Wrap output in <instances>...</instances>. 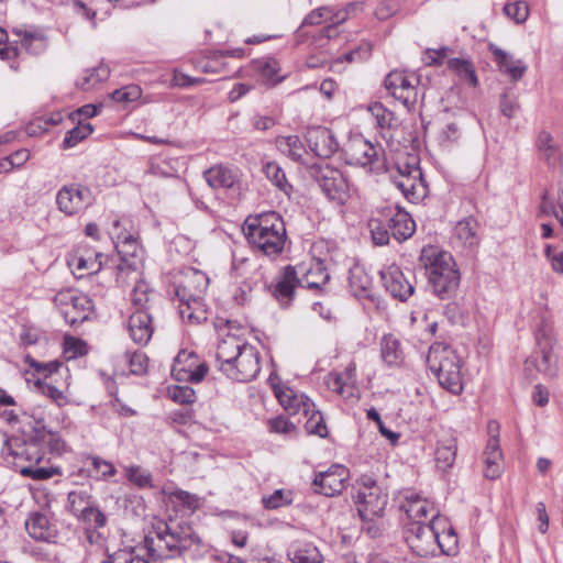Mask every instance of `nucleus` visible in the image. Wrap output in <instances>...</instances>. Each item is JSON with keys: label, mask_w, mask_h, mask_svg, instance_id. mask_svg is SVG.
<instances>
[{"label": "nucleus", "mask_w": 563, "mask_h": 563, "mask_svg": "<svg viewBox=\"0 0 563 563\" xmlns=\"http://www.w3.org/2000/svg\"><path fill=\"white\" fill-rule=\"evenodd\" d=\"M31 419L27 424L31 432L23 440L14 439L10 442L12 455L30 465L21 466L20 473L23 476L36 481L47 479L58 473L55 467L38 466L44 460L46 452L60 454L65 449V442L57 432L47 430L43 418L27 417Z\"/></svg>", "instance_id": "nucleus-1"}, {"label": "nucleus", "mask_w": 563, "mask_h": 563, "mask_svg": "<svg viewBox=\"0 0 563 563\" xmlns=\"http://www.w3.org/2000/svg\"><path fill=\"white\" fill-rule=\"evenodd\" d=\"M216 361L219 371L236 382H250L261 371L260 353L256 347L245 339L231 333L219 341Z\"/></svg>", "instance_id": "nucleus-2"}, {"label": "nucleus", "mask_w": 563, "mask_h": 563, "mask_svg": "<svg viewBox=\"0 0 563 563\" xmlns=\"http://www.w3.org/2000/svg\"><path fill=\"white\" fill-rule=\"evenodd\" d=\"M154 530L155 538H145L148 554L153 560L185 555L200 543V538L188 522L159 521Z\"/></svg>", "instance_id": "nucleus-3"}, {"label": "nucleus", "mask_w": 563, "mask_h": 563, "mask_svg": "<svg viewBox=\"0 0 563 563\" xmlns=\"http://www.w3.org/2000/svg\"><path fill=\"white\" fill-rule=\"evenodd\" d=\"M243 232L252 247L268 257L279 256L285 249L287 241L285 223L275 211L249 216L244 222Z\"/></svg>", "instance_id": "nucleus-4"}, {"label": "nucleus", "mask_w": 563, "mask_h": 563, "mask_svg": "<svg viewBox=\"0 0 563 563\" xmlns=\"http://www.w3.org/2000/svg\"><path fill=\"white\" fill-rule=\"evenodd\" d=\"M420 261L427 269L433 294L440 299L455 297L461 283V274L453 256L434 247H423Z\"/></svg>", "instance_id": "nucleus-5"}, {"label": "nucleus", "mask_w": 563, "mask_h": 563, "mask_svg": "<svg viewBox=\"0 0 563 563\" xmlns=\"http://www.w3.org/2000/svg\"><path fill=\"white\" fill-rule=\"evenodd\" d=\"M209 285L208 276L199 269L188 268L184 272L176 287L179 314L183 320L190 323H200L207 320L203 297Z\"/></svg>", "instance_id": "nucleus-6"}, {"label": "nucleus", "mask_w": 563, "mask_h": 563, "mask_svg": "<svg viewBox=\"0 0 563 563\" xmlns=\"http://www.w3.org/2000/svg\"><path fill=\"white\" fill-rule=\"evenodd\" d=\"M427 364L444 389L454 395L462 393L460 358L450 346L443 343L432 344L427 355Z\"/></svg>", "instance_id": "nucleus-7"}, {"label": "nucleus", "mask_w": 563, "mask_h": 563, "mask_svg": "<svg viewBox=\"0 0 563 563\" xmlns=\"http://www.w3.org/2000/svg\"><path fill=\"white\" fill-rule=\"evenodd\" d=\"M357 511L363 521H374L384 515L388 496L371 477H362L354 496Z\"/></svg>", "instance_id": "nucleus-8"}, {"label": "nucleus", "mask_w": 563, "mask_h": 563, "mask_svg": "<svg viewBox=\"0 0 563 563\" xmlns=\"http://www.w3.org/2000/svg\"><path fill=\"white\" fill-rule=\"evenodd\" d=\"M54 303L71 327H77L88 320L93 311L92 300L86 294L73 290L57 292Z\"/></svg>", "instance_id": "nucleus-9"}, {"label": "nucleus", "mask_w": 563, "mask_h": 563, "mask_svg": "<svg viewBox=\"0 0 563 563\" xmlns=\"http://www.w3.org/2000/svg\"><path fill=\"white\" fill-rule=\"evenodd\" d=\"M113 241L121 257V263L117 266V282L123 284L125 283V276L130 275L139 277L142 266V250L137 240L131 233L124 232L118 233Z\"/></svg>", "instance_id": "nucleus-10"}, {"label": "nucleus", "mask_w": 563, "mask_h": 563, "mask_svg": "<svg viewBox=\"0 0 563 563\" xmlns=\"http://www.w3.org/2000/svg\"><path fill=\"white\" fill-rule=\"evenodd\" d=\"M440 526H445V519L434 520L433 523L410 522L405 529L404 538L417 555H433L437 551V529Z\"/></svg>", "instance_id": "nucleus-11"}, {"label": "nucleus", "mask_w": 563, "mask_h": 563, "mask_svg": "<svg viewBox=\"0 0 563 563\" xmlns=\"http://www.w3.org/2000/svg\"><path fill=\"white\" fill-rule=\"evenodd\" d=\"M310 175L329 199L340 203L345 201L349 183L341 170L328 164H320L311 167Z\"/></svg>", "instance_id": "nucleus-12"}, {"label": "nucleus", "mask_w": 563, "mask_h": 563, "mask_svg": "<svg viewBox=\"0 0 563 563\" xmlns=\"http://www.w3.org/2000/svg\"><path fill=\"white\" fill-rule=\"evenodd\" d=\"M345 162L349 165L368 167L371 172L378 168L379 148L362 135H353L343 146Z\"/></svg>", "instance_id": "nucleus-13"}, {"label": "nucleus", "mask_w": 563, "mask_h": 563, "mask_svg": "<svg viewBox=\"0 0 563 563\" xmlns=\"http://www.w3.org/2000/svg\"><path fill=\"white\" fill-rule=\"evenodd\" d=\"M91 202L90 189L78 184L63 186L56 195L57 208L66 216L77 214L90 206Z\"/></svg>", "instance_id": "nucleus-14"}, {"label": "nucleus", "mask_w": 563, "mask_h": 563, "mask_svg": "<svg viewBox=\"0 0 563 563\" xmlns=\"http://www.w3.org/2000/svg\"><path fill=\"white\" fill-rule=\"evenodd\" d=\"M350 477L349 470L340 464L332 465L325 472H320L313 479L314 492L328 497L341 494Z\"/></svg>", "instance_id": "nucleus-15"}, {"label": "nucleus", "mask_w": 563, "mask_h": 563, "mask_svg": "<svg viewBox=\"0 0 563 563\" xmlns=\"http://www.w3.org/2000/svg\"><path fill=\"white\" fill-rule=\"evenodd\" d=\"M536 340L540 353V357L534 362L537 369L549 376L555 375L556 357L552 351L551 327L542 324L536 332Z\"/></svg>", "instance_id": "nucleus-16"}, {"label": "nucleus", "mask_w": 563, "mask_h": 563, "mask_svg": "<svg viewBox=\"0 0 563 563\" xmlns=\"http://www.w3.org/2000/svg\"><path fill=\"white\" fill-rule=\"evenodd\" d=\"M393 185L401 191L409 201L419 199V189L423 188L421 183V170L417 166L405 165L399 167L397 174L390 176Z\"/></svg>", "instance_id": "nucleus-17"}, {"label": "nucleus", "mask_w": 563, "mask_h": 563, "mask_svg": "<svg viewBox=\"0 0 563 563\" xmlns=\"http://www.w3.org/2000/svg\"><path fill=\"white\" fill-rule=\"evenodd\" d=\"M379 275L385 289L394 298L406 301L412 296L415 288L398 266L390 265L382 269Z\"/></svg>", "instance_id": "nucleus-18"}, {"label": "nucleus", "mask_w": 563, "mask_h": 563, "mask_svg": "<svg viewBox=\"0 0 563 563\" xmlns=\"http://www.w3.org/2000/svg\"><path fill=\"white\" fill-rule=\"evenodd\" d=\"M306 140L310 150L319 157L329 158L339 148V143L332 131L324 126L309 128Z\"/></svg>", "instance_id": "nucleus-19"}, {"label": "nucleus", "mask_w": 563, "mask_h": 563, "mask_svg": "<svg viewBox=\"0 0 563 563\" xmlns=\"http://www.w3.org/2000/svg\"><path fill=\"white\" fill-rule=\"evenodd\" d=\"M324 383L327 387L344 399H358V390L355 386V366L349 365L344 373H329Z\"/></svg>", "instance_id": "nucleus-20"}, {"label": "nucleus", "mask_w": 563, "mask_h": 563, "mask_svg": "<svg viewBox=\"0 0 563 563\" xmlns=\"http://www.w3.org/2000/svg\"><path fill=\"white\" fill-rule=\"evenodd\" d=\"M300 284L296 268L291 265L284 267L272 285V292L282 306H288L292 300L296 287Z\"/></svg>", "instance_id": "nucleus-21"}, {"label": "nucleus", "mask_w": 563, "mask_h": 563, "mask_svg": "<svg viewBox=\"0 0 563 563\" xmlns=\"http://www.w3.org/2000/svg\"><path fill=\"white\" fill-rule=\"evenodd\" d=\"M404 509L411 522L433 523L434 520L445 519L439 515V510L431 501L420 496L407 498Z\"/></svg>", "instance_id": "nucleus-22"}, {"label": "nucleus", "mask_w": 563, "mask_h": 563, "mask_svg": "<svg viewBox=\"0 0 563 563\" xmlns=\"http://www.w3.org/2000/svg\"><path fill=\"white\" fill-rule=\"evenodd\" d=\"M130 338L140 345H145L152 338V314L145 310H134L128 320Z\"/></svg>", "instance_id": "nucleus-23"}, {"label": "nucleus", "mask_w": 563, "mask_h": 563, "mask_svg": "<svg viewBox=\"0 0 563 563\" xmlns=\"http://www.w3.org/2000/svg\"><path fill=\"white\" fill-rule=\"evenodd\" d=\"M386 221L388 222L391 236L398 242L409 239L416 229L415 221L410 214L398 207H396L395 212L390 208L387 210Z\"/></svg>", "instance_id": "nucleus-24"}, {"label": "nucleus", "mask_w": 563, "mask_h": 563, "mask_svg": "<svg viewBox=\"0 0 563 563\" xmlns=\"http://www.w3.org/2000/svg\"><path fill=\"white\" fill-rule=\"evenodd\" d=\"M536 145L542 159L550 167L563 168V148L553 141L550 133L545 131L540 132Z\"/></svg>", "instance_id": "nucleus-25"}, {"label": "nucleus", "mask_w": 563, "mask_h": 563, "mask_svg": "<svg viewBox=\"0 0 563 563\" xmlns=\"http://www.w3.org/2000/svg\"><path fill=\"white\" fill-rule=\"evenodd\" d=\"M203 177L213 189H230L238 181V174L231 167L218 164L205 170Z\"/></svg>", "instance_id": "nucleus-26"}, {"label": "nucleus", "mask_w": 563, "mask_h": 563, "mask_svg": "<svg viewBox=\"0 0 563 563\" xmlns=\"http://www.w3.org/2000/svg\"><path fill=\"white\" fill-rule=\"evenodd\" d=\"M485 470L484 476L488 479H496L503 472V452L498 438L488 439L484 451Z\"/></svg>", "instance_id": "nucleus-27"}, {"label": "nucleus", "mask_w": 563, "mask_h": 563, "mask_svg": "<svg viewBox=\"0 0 563 563\" xmlns=\"http://www.w3.org/2000/svg\"><path fill=\"white\" fill-rule=\"evenodd\" d=\"M489 49L494 55V60L499 70L508 74L512 80H519L525 75L527 66L522 60L516 59L511 54L495 45H490Z\"/></svg>", "instance_id": "nucleus-28"}, {"label": "nucleus", "mask_w": 563, "mask_h": 563, "mask_svg": "<svg viewBox=\"0 0 563 563\" xmlns=\"http://www.w3.org/2000/svg\"><path fill=\"white\" fill-rule=\"evenodd\" d=\"M276 397L285 410L292 415L302 411L305 416H308L314 408V404L308 397L299 396L290 388L276 391Z\"/></svg>", "instance_id": "nucleus-29"}, {"label": "nucleus", "mask_w": 563, "mask_h": 563, "mask_svg": "<svg viewBox=\"0 0 563 563\" xmlns=\"http://www.w3.org/2000/svg\"><path fill=\"white\" fill-rule=\"evenodd\" d=\"M133 282L134 286L131 292V302L135 310L150 311L152 297L154 296L153 289L150 288L148 284L139 277L133 275L125 276V283Z\"/></svg>", "instance_id": "nucleus-30"}, {"label": "nucleus", "mask_w": 563, "mask_h": 563, "mask_svg": "<svg viewBox=\"0 0 563 563\" xmlns=\"http://www.w3.org/2000/svg\"><path fill=\"white\" fill-rule=\"evenodd\" d=\"M349 284L352 294L358 298H371L373 290V278L363 266L354 265L350 269Z\"/></svg>", "instance_id": "nucleus-31"}, {"label": "nucleus", "mask_w": 563, "mask_h": 563, "mask_svg": "<svg viewBox=\"0 0 563 563\" xmlns=\"http://www.w3.org/2000/svg\"><path fill=\"white\" fill-rule=\"evenodd\" d=\"M13 33L21 37V46L30 54L40 55L47 47V37L38 30L14 29Z\"/></svg>", "instance_id": "nucleus-32"}, {"label": "nucleus", "mask_w": 563, "mask_h": 563, "mask_svg": "<svg viewBox=\"0 0 563 563\" xmlns=\"http://www.w3.org/2000/svg\"><path fill=\"white\" fill-rule=\"evenodd\" d=\"M25 529L31 538L37 541H51L54 538L48 518L40 512L33 514L25 522Z\"/></svg>", "instance_id": "nucleus-33"}, {"label": "nucleus", "mask_w": 563, "mask_h": 563, "mask_svg": "<svg viewBox=\"0 0 563 563\" xmlns=\"http://www.w3.org/2000/svg\"><path fill=\"white\" fill-rule=\"evenodd\" d=\"M380 355L388 366H399L404 358V351L400 341L393 334L384 335L380 341Z\"/></svg>", "instance_id": "nucleus-34"}, {"label": "nucleus", "mask_w": 563, "mask_h": 563, "mask_svg": "<svg viewBox=\"0 0 563 563\" xmlns=\"http://www.w3.org/2000/svg\"><path fill=\"white\" fill-rule=\"evenodd\" d=\"M456 450V440L453 437L439 440L435 449L437 467L442 471L452 467L455 462Z\"/></svg>", "instance_id": "nucleus-35"}, {"label": "nucleus", "mask_w": 563, "mask_h": 563, "mask_svg": "<svg viewBox=\"0 0 563 563\" xmlns=\"http://www.w3.org/2000/svg\"><path fill=\"white\" fill-rule=\"evenodd\" d=\"M478 231V222L473 217H467L461 221H459L454 228L455 238L464 245V246H475L479 242V236L477 234Z\"/></svg>", "instance_id": "nucleus-36"}, {"label": "nucleus", "mask_w": 563, "mask_h": 563, "mask_svg": "<svg viewBox=\"0 0 563 563\" xmlns=\"http://www.w3.org/2000/svg\"><path fill=\"white\" fill-rule=\"evenodd\" d=\"M437 550L440 549L446 555L457 552L459 539L446 518L445 526H440V529H437Z\"/></svg>", "instance_id": "nucleus-37"}, {"label": "nucleus", "mask_w": 563, "mask_h": 563, "mask_svg": "<svg viewBox=\"0 0 563 563\" xmlns=\"http://www.w3.org/2000/svg\"><path fill=\"white\" fill-rule=\"evenodd\" d=\"M101 257L102 254H96L95 258L74 256L68 261V265L71 267L73 273L77 278H82L86 275L95 274L101 269L102 263L99 261Z\"/></svg>", "instance_id": "nucleus-38"}, {"label": "nucleus", "mask_w": 563, "mask_h": 563, "mask_svg": "<svg viewBox=\"0 0 563 563\" xmlns=\"http://www.w3.org/2000/svg\"><path fill=\"white\" fill-rule=\"evenodd\" d=\"M110 76V69L106 65L87 69L84 75L77 80L76 85L81 90L88 91L93 89L98 84L107 80Z\"/></svg>", "instance_id": "nucleus-39"}, {"label": "nucleus", "mask_w": 563, "mask_h": 563, "mask_svg": "<svg viewBox=\"0 0 563 563\" xmlns=\"http://www.w3.org/2000/svg\"><path fill=\"white\" fill-rule=\"evenodd\" d=\"M85 466L90 477L96 479H104L115 474V467L109 461L99 456H88L85 461Z\"/></svg>", "instance_id": "nucleus-40"}, {"label": "nucleus", "mask_w": 563, "mask_h": 563, "mask_svg": "<svg viewBox=\"0 0 563 563\" xmlns=\"http://www.w3.org/2000/svg\"><path fill=\"white\" fill-rule=\"evenodd\" d=\"M292 563H322L323 556L316 545L305 543L288 553Z\"/></svg>", "instance_id": "nucleus-41"}, {"label": "nucleus", "mask_w": 563, "mask_h": 563, "mask_svg": "<svg viewBox=\"0 0 563 563\" xmlns=\"http://www.w3.org/2000/svg\"><path fill=\"white\" fill-rule=\"evenodd\" d=\"M277 148L292 161H300L305 152L303 145L297 135L280 136L276 139Z\"/></svg>", "instance_id": "nucleus-42"}, {"label": "nucleus", "mask_w": 563, "mask_h": 563, "mask_svg": "<svg viewBox=\"0 0 563 563\" xmlns=\"http://www.w3.org/2000/svg\"><path fill=\"white\" fill-rule=\"evenodd\" d=\"M418 78L413 75L405 76V82L400 84L401 89L404 91L400 93L401 97H394L396 100H399L409 111L415 109L418 102Z\"/></svg>", "instance_id": "nucleus-43"}, {"label": "nucleus", "mask_w": 563, "mask_h": 563, "mask_svg": "<svg viewBox=\"0 0 563 563\" xmlns=\"http://www.w3.org/2000/svg\"><path fill=\"white\" fill-rule=\"evenodd\" d=\"M263 172L268 180L272 181L280 191L289 195L291 185L287 181L285 172L275 162H268L264 165Z\"/></svg>", "instance_id": "nucleus-44"}, {"label": "nucleus", "mask_w": 563, "mask_h": 563, "mask_svg": "<svg viewBox=\"0 0 563 563\" xmlns=\"http://www.w3.org/2000/svg\"><path fill=\"white\" fill-rule=\"evenodd\" d=\"M368 228L373 242L376 245L388 244L391 233L388 229V222L386 221V212L382 216V218H372L368 221Z\"/></svg>", "instance_id": "nucleus-45"}, {"label": "nucleus", "mask_w": 563, "mask_h": 563, "mask_svg": "<svg viewBox=\"0 0 563 563\" xmlns=\"http://www.w3.org/2000/svg\"><path fill=\"white\" fill-rule=\"evenodd\" d=\"M368 110L382 129H396L399 125V119L395 113L386 109L380 102L371 104Z\"/></svg>", "instance_id": "nucleus-46"}, {"label": "nucleus", "mask_w": 563, "mask_h": 563, "mask_svg": "<svg viewBox=\"0 0 563 563\" xmlns=\"http://www.w3.org/2000/svg\"><path fill=\"white\" fill-rule=\"evenodd\" d=\"M448 67L455 71L460 77L467 80L473 87L477 86V77L473 64L467 59L451 58Z\"/></svg>", "instance_id": "nucleus-47"}, {"label": "nucleus", "mask_w": 563, "mask_h": 563, "mask_svg": "<svg viewBox=\"0 0 563 563\" xmlns=\"http://www.w3.org/2000/svg\"><path fill=\"white\" fill-rule=\"evenodd\" d=\"M70 510L81 517L92 505L91 496L86 490H74L68 494Z\"/></svg>", "instance_id": "nucleus-48"}, {"label": "nucleus", "mask_w": 563, "mask_h": 563, "mask_svg": "<svg viewBox=\"0 0 563 563\" xmlns=\"http://www.w3.org/2000/svg\"><path fill=\"white\" fill-rule=\"evenodd\" d=\"M540 210L543 214L554 216L563 228V189L559 194L556 203L548 194H544L540 205Z\"/></svg>", "instance_id": "nucleus-49"}, {"label": "nucleus", "mask_w": 563, "mask_h": 563, "mask_svg": "<svg viewBox=\"0 0 563 563\" xmlns=\"http://www.w3.org/2000/svg\"><path fill=\"white\" fill-rule=\"evenodd\" d=\"M257 69L264 78L273 84H277L284 78V76L279 75V63L274 58H262L257 62Z\"/></svg>", "instance_id": "nucleus-50"}, {"label": "nucleus", "mask_w": 563, "mask_h": 563, "mask_svg": "<svg viewBox=\"0 0 563 563\" xmlns=\"http://www.w3.org/2000/svg\"><path fill=\"white\" fill-rule=\"evenodd\" d=\"M142 96V89L137 85H128L120 89L114 90L110 97L113 101L128 104L130 102L136 101Z\"/></svg>", "instance_id": "nucleus-51"}, {"label": "nucleus", "mask_w": 563, "mask_h": 563, "mask_svg": "<svg viewBox=\"0 0 563 563\" xmlns=\"http://www.w3.org/2000/svg\"><path fill=\"white\" fill-rule=\"evenodd\" d=\"M125 361L129 364L130 373L134 375H143L147 371L148 358L145 353L141 351H134L132 353L126 352Z\"/></svg>", "instance_id": "nucleus-52"}, {"label": "nucleus", "mask_w": 563, "mask_h": 563, "mask_svg": "<svg viewBox=\"0 0 563 563\" xmlns=\"http://www.w3.org/2000/svg\"><path fill=\"white\" fill-rule=\"evenodd\" d=\"M330 13H332V7L329 5H323L312 10L305 16L302 23L297 30V33H299L305 26L320 25L323 21L328 20Z\"/></svg>", "instance_id": "nucleus-53"}, {"label": "nucleus", "mask_w": 563, "mask_h": 563, "mask_svg": "<svg viewBox=\"0 0 563 563\" xmlns=\"http://www.w3.org/2000/svg\"><path fill=\"white\" fill-rule=\"evenodd\" d=\"M92 132V126L89 123L79 124L78 126L69 130L63 141L66 148L73 147L81 140L86 139Z\"/></svg>", "instance_id": "nucleus-54"}, {"label": "nucleus", "mask_w": 563, "mask_h": 563, "mask_svg": "<svg viewBox=\"0 0 563 563\" xmlns=\"http://www.w3.org/2000/svg\"><path fill=\"white\" fill-rule=\"evenodd\" d=\"M504 12L516 23H522L529 15V7L525 1L510 2L505 4Z\"/></svg>", "instance_id": "nucleus-55"}, {"label": "nucleus", "mask_w": 563, "mask_h": 563, "mask_svg": "<svg viewBox=\"0 0 563 563\" xmlns=\"http://www.w3.org/2000/svg\"><path fill=\"white\" fill-rule=\"evenodd\" d=\"M64 352L68 360L84 356L88 352V347L85 341L78 338L66 336Z\"/></svg>", "instance_id": "nucleus-56"}, {"label": "nucleus", "mask_w": 563, "mask_h": 563, "mask_svg": "<svg viewBox=\"0 0 563 563\" xmlns=\"http://www.w3.org/2000/svg\"><path fill=\"white\" fill-rule=\"evenodd\" d=\"M128 479L134 485L145 488L153 487L152 475L140 466H131L126 471Z\"/></svg>", "instance_id": "nucleus-57"}, {"label": "nucleus", "mask_w": 563, "mask_h": 563, "mask_svg": "<svg viewBox=\"0 0 563 563\" xmlns=\"http://www.w3.org/2000/svg\"><path fill=\"white\" fill-rule=\"evenodd\" d=\"M289 504H291L290 493L283 489H277L272 495L263 497V505L266 509H277Z\"/></svg>", "instance_id": "nucleus-58"}, {"label": "nucleus", "mask_w": 563, "mask_h": 563, "mask_svg": "<svg viewBox=\"0 0 563 563\" xmlns=\"http://www.w3.org/2000/svg\"><path fill=\"white\" fill-rule=\"evenodd\" d=\"M406 73L401 70L390 71L385 79V87L393 97H401L404 89L399 88L401 82H405Z\"/></svg>", "instance_id": "nucleus-59"}, {"label": "nucleus", "mask_w": 563, "mask_h": 563, "mask_svg": "<svg viewBox=\"0 0 563 563\" xmlns=\"http://www.w3.org/2000/svg\"><path fill=\"white\" fill-rule=\"evenodd\" d=\"M106 563H150L145 559H142L134 554L133 551L121 549L108 556Z\"/></svg>", "instance_id": "nucleus-60"}, {"label": "nucleus", "mask_w": 563, "mask_h": 563, "mask_svg": "<svg viewBox=\"0 0 563 563\" xmlns=\"http://www.w3.org/2000/svg\"><path fill=\"white\" fill-rule=\"evenodd\" d=\"M25 361L37 374H42L45 377L56 373L60 367V363L58 361L41 363L32 358L30 355L25 356Z\"/></svg>", "instance_id": "nucleus-61"}, {"label": "nucleus", "mask_w": 563, "mask_h": 563, "mask_svg": "<svg viewBox=\"0 0 563 563\" xmlns=\"http://www.w3.org/2000/svg\"><path fill=\"white\" fill-rule=\"evenodd\" d=\"M335 24L330 23L329 25L321 29L316 35L312 36L311 42L317 47H323L331 40L339 35V31Z\"/></svg>", "instance_id": "nucleus-62"}, {"label": "nucleus", "mask_w": 563, "mask_h": 563, "mask_svg": "<svg viewBox=\"0 0 563 563\" xmlns=\"http://www.w3.org/2000/svg\"><path fill=\"white\" fill-rule=\"evenodd\" d=\"M311 417L308 419L306 423V429L309 433L317 434L319 437H325L327 434V426L323 421L320 412H314V409L310 411Z\"/></svg>", "instance_id": "nucleus-63"}, {"label": "nucleus", "mask_w": 563, "mask_h": 563, "mask_svg": "<svg viewBox=\"0 0 563 563\" xmlns=\"http://www.w3.org/2000/svg\"><path fill=\"white\" fill-rule=\"evenodd\" d=\"M80 518L95 528H102L107 523V516L93 505Z\"/></svg>", "instance_id": "nucleus-64"}]
</instances>
